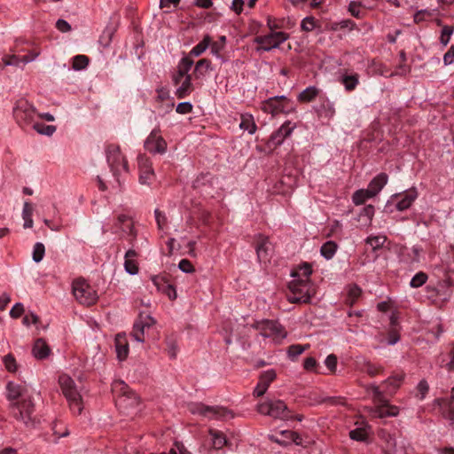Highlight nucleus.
Segmentation results:
<instances>
[{"label": "nucleus", "mask_w": 454, "mask_h": 454, "mask_svg": "<svg viewBox=\"0 0 454 454\" xmlns=\"http://www.w3.org/2000/svg\"><path fill=\"white\" fill-rule=\"evenodd\" d=\"M176 113L180 114H186L192 111V105L190 102H181L176 108Z\"/></svg>", "instance_id": "obj_58"}, {"label": "nucleus", "mask_w": 454, "mask_h": 454, "mask_svg": "<svg viewBox=\"0 0 454 454\" xmlns=\"http://www.w3.org/2000/svg\"><path fill=\"white\" fill-rule=\"evenodd\" d=\"M427 280V275L422 271L417 273L411 280V286L417 288L421 286Z\"/></svg>", "instance_id": "obj_50"}, {"label": "nucleus", "mask_w": 454, "mask_h": 454, "mask_svg": "<svg viewBox=\"0 0 454 454\" xmlns=\"http://www.w3.org/2000/svg\"><path fill=\"white\" fill-rule=\"evenodd\" d=\"M364 371L367 374L372 377H374L378 374H380L383 372V367L381 365L374 364L370 362L365 363Z\"/></svg>", "instance_id": "obj_51"}, {"label": "nucleus", "mask_w": 454, "mask_h": 454, "mask_svg": "<svg viewBox=\"0 0 454 454\" xmlns=\"http://www.w3.org/2000/svg\"><path fill=\"white\" fill-rule=\"evenodd\" d=\"M388 176L386 173L377 175L368 184V189L372 192L374 197L382 190L387 184Z\"/></svg>", "instance_id": "obj_25"}, {"label": "nucleus", "mask_w": 454, "mask_h": 454, "mask_svg": "<svg viewBox=\"0 0 454 454\" xmlns=\"http://www.w3.org/2000/svg\"><path fill=\"white\" fill-rule=\"evenodd\" d=\"M51 348L43 339H37L32 348L33 356L39 360L44 359L49 356Z\"/></svg>", "instance_id": "obj_24"}, {"label": "nucleus", "mask_w": 454, "mask_h": 454, "mask_svg": "<svg viewBox=\"0 0 454 454\" xmlns=\"http://www.w3.org/2000/svg\"><path fill=\"white\" fill-rule=\"evenodd\" d=\"M45 253L44 245L41 242H37L34 246L33 249V260L35 262H39L43 260Z\"/></svg>", "instance_id": "obj_49"}, {"label": "nucleus", "mask_w": 454, "mask_h": 454, "mask_svg": "<svg viewBox=\"0 0 454 454\" xmlns=\"http://www.w3.org/2000/svg\"><path fill=\"white\" fill-rule=\"evenodd\" d=\"M114 341L117 358L120 361H124L128 357L129 351L126 334L124 333L116 334Z\"/></svg>", "instance_id": "obj_22"}, {"label": "nucleus", "mask_w": 454, "mask_h": 454, "mask_svg": "<svg viewBox=\"0 0 454 454\" xmlns=\"http://www.w3.org/2000/svg\"><path fill=\"white\" fill-rule=\"evenodd\" d=\"M318 94V89L315 86H310L302 90L299 96L298 100L301 102H311Z\"/></svg>", "instance_id": "obj_36"}, {"label": "nucleus", "mask_w": 454, "mask_h": 454, "mask_svg": "<svg viewBox=\"0 0 454 454\" xmlns=\"http://www.w3.org/2000/svg\"><path fill=\"white\" fill-rule=\"evenodd\" d=\"M37 57L38 53H34L32 58H29L28 56H23L22 58H20L17 55H11V59L12 62H16V65H13L14 67H20L21 63L27 64L35 60Z\"/></svg>", "instance_id": "obj_53"}, {"label": "nucleus", "mask_w": 454, "mask_h": 454, "mask_svg": "<svg viewBox=\"0 0 454 454\" xmlns=\"http://www.w3.org/2000/svg\"><path fill=\"white\" fill-rule=\"evenodd\" d=\"M73 294L82 305L90 306L98 300L96 291L84 279H76L73 282Z\"/></svg>", "instance_id": "obj_6"}, {"label": "nucleus", "mask_w": 454, "mask_h": 454, "mask_svg": "<svg viewBox=\"0 0 454 454\" xmlns=\"http://www.w3.org/2000/svg\"><path fill=\"white\" fill-rule=\"evenodd\" d=\"M301 28L304 31H312L315 27V19L312 17H306L301 21Z\"/></svg>", "instance_id": "obj_62"}, {"label": "nucleus", "mask_w": 454, "mask_h": 454, "mask_svg": "<svg viewBox=\"0 0 454 454\" xmlns=\"http://www.w3.org/2000/svg\"><path fill=\"white\" fill-rule=\"evenodd\" d=\"M276 378L277 373L273 369L262 372L259 376V381L254 390V395L256 397L262 396L266 393L270 383L274 381Z\"/></svg>", "instance_id": "obj_14"}, {"label": "nucleus", "mask_w": 454, "mask_h": 454, "mask_svg": "<svg viewBox=\"0 0 454 454\" xmlns=\"http://www.w3.org/2000/svg\"><path fill=\"white\" fill-rule=\"evenodd\" d=\"M378 403L379 405L372 410L374 417L382 419L387 417H395L399 414L398 407L390 405L387 399L385 403Z\"/></svg>", "instance_id": "obj_21"}, {"label": "nucleus", "mask_w": 454, "mask_h": 454, "mask_svg": "<svg viewBox=\"0 0 454 454\" xmlns=\"http://www.w3.org/2000/svg\"><path fill=\"white\" fill-rule=\"evenodd\" d=\"M89 64V58L85 55H76L73 59L72 67L74 70H82L85 68Z\"/></svg>", "instance_id": "obj_47"}, {"label": "nucleus", "mask_w": 454, "mask_h": 454, "mask_svg": "<svg viewBox=\"0 0 454 454\" xmlns=\"http://www.w3.org/2000/svg\"><path fill=\"white\" fill-rule=\"evenodd\" d=\"M337 248L338 246L334 241H327L321 247L320 253L325 259L330 260L335 254Z\"/></svg>", "instance_id": "obj_35"}, {"label": "nucleus", "mask_w": 454, "mask_h": 454, "mask_svg": "<svg viewBox=\"0 0 454 454\" xmlns=\"http://www.w3.org/2000/svg\"><path fill=\"white\" fill-rule=\"evenodd\" d=\"M453 32H454L453 27L444 26L442 27V34L440 36V41L444 46H446L449 43L450 35L453 34Z\"/></svg>", "instance_id": "obj_52"}, {"label": "nucleus", "mask_w": 454, "mask_h": 454, "mask_svg": "<svg viewBox=\"0 0 454 454\" xmlns=\"http://www.w3.org/2000/svg\"><path fill=\"white\" fill-rule=\"evenodd\" d=\"M33 212H34V207H33L32 204L26 201L23 205V210H22V218L24 220L23 226L25 229L33 227V224H34V222L32 219Z\"/></svg>", "instance_id": "obj_28"}, {"label": "nucleus", "mask_w": 454, "mask_h": 454, "mask_svg": "<svg viewBox=\"0 0 454 454\" xmlns=\"http://www.w3.org/2000/svg\"><path fill=\"white\" fill-rule=\"evenodd\" d=\"M288 35L284 32H271L266 35H260L254 38V43L259 44L257 51H269L278 47L287 40Z\"/></svg>", "instance_id": "obj_7"}, {"label": "nucleus", "mask_w": 454, "mask_h": 454, "mask_svg": "<svg viewBox=\"0 0 454 454\" xmlns=\"http://www.w3.org/2000/svg\"><path fill=\"white\" fill-rule=\"evenodd\" d=\"M34 108L25 100H20L13 110L14 117L19 122L31 121L34 117Z\"/></svg>", "instance_id": "obj_15"}, {"label": "nucleus", "mask_w": 454, "mask_h": 454, "mask_svg": "<svg viewBox=\"0 0 454 454\" xmlns=\"http://www.w3.org/2000/svg\"><path fill=\"white\" fill-rule=\"evenodd\" d=\"M209 434L212 437L213 447L215 449L221 450L223 446L226 445L227 440L222 432L210 429Z\"/></svg>", "instance_id": "obj_33"}, {"label": "nucleus", "mask_w": 454, "mask_h": 454, "mask_svg": "<svg viewBox=\"0 0 454 454\" xmlns=\"http://www.w3.org/2000/svg\"><path fill=\"white\" fill-rule=\"evenodd\" d=\"M124 268L125 270L130 275H136L138 272V265L137 261L134 259L125 260Z\"/></svg>", "instance_id": "obj_56"}, {"label": "nucleus", "mask_w": 454, "mask_h": 454, "mask_svg": "<svg viewBox=\"0 0 454 454\" xmlns=\"http://www.w3.org/2000/svg\"><path fill=\"white\" fill-rule=\"evenodd\" d=\"M28 395H26V388L19 384L9 382L7 385V398L11 403L20 401V399L26 398Z\"/></svg>", "instance_id": "obj_23"}, {"label": "nucleus", "mask_w": 454, "mask_h": 454, "mask_svg": "<svg viewBox=\"0 0 454 454\" xmlns=\"http://www.w3.org/2000/svg\"><path fill=\"white\" fill-rule=\"evenodd\" d=\"M239 128L247 130L249 134H254L256 131V125L251 114H241V121Z\"/></svg>", "instance_id": "obj_29"}, {"label": "nucleus", "mask_w": 454, "mask_h": 454, "mask_svg": "<svg viewBox=\"0 0 454 454\" xmlns=\"http://www.w3.org/2000/svg\"><path fill=\"white\" fill-rule=\"evenodd\" d=\"M255 327L263 337L278 340L284 339L286 336V332L283 326L276 321L263 320L257 322Z\"/></svg>", "instance_id": "obj_9"}, {"label": "nucleus", "mask_w": 454, "mask_h": 454, "mask_svg": "<svg viewBox=\"0 0 454 454\" xmlns=\"http://www.w3.org/2000/svg\"><path fill=\"white\" fill-rule=\"evenodd\" d=\"M191 411L194 414H200L208 419H224L228 417L232 418L230 411L218 406H206L201 403L194 404L191 407Z\"/></svg>", "instance_id": "obj_8"}, {"label": "nucleus", "mask_w": 454, "mask_h": 454, "mask_svg": "<svg viewBox=\"0 0 454 454\" xmlns=\"http://www.w3.org/2000/svg\"><path fill=\"white\" fill-rule=\"evenodd\" d=\"M295 128L296 124L292 123L290 121L284 122L281 127L270 136L268 142L269 146L272 145L276 147L280 145L284 140L292 134Z\"/></svg>", "instance_id": "obj_13"}, {"label": "nucleus", "mask_w": 454, "mask_h": 454, "mask_svg": "<svg viewBox=\"0 0 454 454\" xmlns=\"http://www.w3.org/2000/svg\"><path fill=\"white\" fill-rule=\"evenodd\" d=\"M167 351L170 358H176L177 355V345L175 340H168L167 341Z\"/></svg>", "instance_id": "obj_59"}, {"label": "nucleus", "mask_w": 454, "mask_h": 454, "mask_svg": "<svg viewBox=\"0 0 454 454\" xmlns=\"http://www.w3.org/2000/svg\"><path fill=\"white\" fill-rule=\"evenodd\" d=\"M178 268L183 271V272H185V273H190V272H192L194 271V268L192 266V264L191 263V262L187 259H183L180 261L179 264H178Z\"/></svg>", "instance_id": "obj_64"}, {"label": "nucleus", "mask_w": 454, "mask_h": 454, "mask_svg": "<svg viewBox=\"0 0 454 454\" xmlns=\"http://www.w3.org/2000/svg\"><path fill=\"white\" fill-rule=\"evenodd\" d=\"M152 281L157 290L166 294L170 300L176 298V289L164 277L153 276Z\"/></svg>", "instance_id": "obj_18"}, {"label": "nucleus", "mask_w": 454, "mask_h": 454, "mask_svg": "<svg viewBox=\"0 0 454 454\" xmlns=\"http://www.w3.org/2000/svg\"><path fill=\"white\" fill-rule=\"evenodd\" d=\"M145 326L143 325L138 320L134 323L132 336L138 342H144V333Z\"/></svg>", "instance_id": "obj_44"}, {"label": "nucleus", "mask_w": 454, "mask_h": 454, "mask_svg": "<svg viewBox=\"0 0 454 454\" xmlns=\"http://www.w3.org/2000/svg\"><path fill=\"white\" fill-rule=\"evenodd\" d=\"M256 411L265 416L275 419L289 420L294 419L292 412L284 401L279 399H268L256 406Z\"/></svg>", "instance_id": "obj_3"}, {"label": "nucleus", "mask_w": 454, "mask_h": 454, "mask_svg": "<svg viewBox=\"0 0 454 454\" xmlns=\"http://www.w3.org/2000/svg\"><path fill=\"white\" fill-rule=\"evenodd\" d=\"M210 42V36L206 35L200 43L192 49L190 54L195 57L201 55L207 49Z\"/></svg>", "instance_id": "obj_41"}, {"label": "nucleus", "mask_w": 454, "mask_h": 454, "mask_svg": "<svg viewBox=\"0 0 454 454\" xmlns=\"http://www.w3.org/2000/svg\"><path fill=\"white\" fill-rule=\"evenodd\" d=\"M116 31V27L114 25H108L104 29L102 35L99 37V43L103 47H108L112 42L113 36Z\"/></svg>", "instance_id": "obj_30"}, {"label": "nucleus", "mask_w": 454, "mask_h": 454, "mask_svg": "<svg viewBox=\"0 0 454 454\" xmlns=\"http://www.w3.org/2000/svg\"><path fill=\"white\" fill-rule=\"evenodd\" d=\"M106 154L111 171L116 176L117 181L120 182L118 176L121 171H129L128 161L125 156L121 153L120 146L114 144L106 146Z\"/></svg>", "instance_id": "obj_5"}, {"label": "nucleus", "mask_w": 454, "mask_h": 454, "mask_svg": "<svg viewBox=\"0 0 454 454\" xmlns=\"http://www.w3.org/2000/svg\"><path fill=\"white\" fill-rule=\"evenodd\" d=\"M282 439H278L275 435H270L269 438L271 442H277L280 445H286L290 442H294L296 445L301 444V437L298 433L290 430H283L280 432Z\"/></svg>", "instance_id": "obj_20"}, {"label": "nucleus", "mask_w": 454, "mask_h": 454, "mask_svg": "<svg viewBox=\"0 0 454 454\" xmlns=\"http://www.w3.org/2000/svg\"><path fill=\"white\" fill-rule=\"evenodd\" d=\"M367 433L364 428H356L349 432V437L356 441H364L366 439Z\"/></svg>", "instance_id": "obj_55"}, {"label": "nucleus", "mask_w": 454, "mask_h": 454, "mask_svg": "<svg viewBox=\"0 0 454 454\" xmlns=\"http://www.w3.org/2000/svg\"><path fill=\"white\" fill-rule=\"evenodd\" d=\"M116 229V232L119 231L124 233H127L129 237H130L129 241L132 243L137 237V232L135 231L134 225L131 223L129 217L126 215H120L117 217V222L114 224Z\"/></svg>", "instance_id": "obj_16"}, {"label": "nucleus", "mask_w": 454, "mask_h": 454, "mask_svg": "<svg viewBox=\"0 0 454 454\" xmlns=\"http://www.w3.org/2000/svg\"><path fill=\"white\" fill-rule=\"evenodd\" d=\"M416 198L417 192L415 191H411L409 193L405 194L403 198L396 204L397 210L403 211L409 208Z\"/></svg>", "instance_id": "obj_34"}, {"label": "nucleus", "mask_w": 454, "mask_h": 454, "mask_svg": "<svg viewBox=\"0 0 454 454\" xmlns=\"http://www.w3.org/2000/svg\"><path fill=\"white\" fill-rule=\"evenodd\" d=\"M429 389L428 384L426 380H421L418 386L417 390L419 392L418 396L420 400L424 399Z\"/></svg>", "instance_id": "obj_61"}, {"label": "nucleus", "mask_w": 454, "mask_h": 454, "mask_svg": "<svg viewBox=\"0 0 454 454\" xmlns=\"http://www.w3.org/2000/svg\"><path fill=\"white\" fill-rule=\"evenodd\" d=\"M10 411L13 418L26 426H33L35 420V403L30 396L10 403Z\"/></svg>", "instance_id": "obj_4"}, {"label": "nucleus", "mask_w": 454, "mask_h": 454, "mask_svg": "<svg viewBox=\"0 0 454 454\" xmlns=\"http://www.w3.org/2000/svg\"><path fill=\"white\" fill-rule=\"evenodd\" d=\"M315 294V286L308 279H294L288 284L286 298L291 303H309Z\"/></svg>", "instance_id": "obj_1"}, {"label": "nucleus", "mask_w": 454, "mask_h": 454, "mask_svg": "<svg viewBox=\"0 0 454 454\" xmlns=\"http://www.w3.org/2000/svg\"><path fill=\"white\" fill-rule=\"evenodd\" d=\"M285 101H287V98L285 96H276L270 98L263 102L262 110L272 114L278 112H283L286 108V106L283 104Z\"/></svg>", "instance_id": "obj_19"}, {"label": "nucleus", "mask_w": 454, "mask_h": 454, "mask_svg": "<svg viewBox=\"0 0 454 454\" xmlns=\"http://www.w3.org/2000/svg\"><path fill=\"white\" fill-rule=\"evenodd\" d=\"M59 382L63 395L67 398L70 409L74 413L81 414L83 406L82 395L74 383V380L67 374L60 375Z\"/></svg>", "instance_id": "obj_2"}, {"label": "nucleus", "mask_w": 454, "mask_h": 454, "mask_svg": "<svg viewBox=\"0 0 454 454\" xmlns=\"http://www.w3.org/2000/svg\"><path fill=\"white\" fill-rule=\"evenodd\" d=\"M3 363L5 369L10 372H15L18 369L16 359L12 354H7L3 357Z\"/></svg>", "instance_id": "obj_48"}, {"label": "nucleus", "mask_w": 454, "mask_h": 454, "mask_svg": "<svg viewBox=\"0 0 454 454\" xmlns=\"http://www.w3.org/2000/svg\"><path fill=\"white\" fill-rule=\"evenodd\" d=\"M160 454H190L182 443L176 442L175 446L169 450L168 453L163 452Z\"/></svg>", "instance_id": "obj_60"}, {"label": "nucleus", "mask_w": 454, "mask_h": 454, "mask_svg": "<svg viewBox=\"0 0 454 454\" xmlns=\"http://www.w3.org/2000/svg\"><path fill=\"white\" fill-rule=\"evenodd\" d=\"M145 148L153 153H164L167 149V143L160 131L153 129L145 142Z\"/></svg>", "instance_id": "obj_11"}, {"label": "nucleus", "mask_w": 454, "mask_h": 454, "mask_svg": "<svg viewBox=\"0 0 454 454\" xmlns=\"http://www.w3.org/2000/svg\"><path fill=\"white\" fill-rule=\"evenodd\" d=\"M270 251V244L267 238L262 239L260 243L256 247L257 256L260 261L266 262L269 260Z\"/></svg>", "instance_id": "obj_27"}, {"label": "nucleus", "mask_w": 454, "mask_h": 454, "mask_svg": "<svg viewBox=\"0 0 454 454\" xmlns=\"http://www.w3.org/2000/svg\"><path fill=\"white\" fill-rule=\"evenodd\" d=\"M361 289L357 286H351L348 290V302L353 305L361 294Z\"/></svg>", "instance_id": "obj_57"}, {"label": "nucleus", "mask_w": 454, "mask_h": 454, "mask_svg": "<svg viewBox=\"0 0 454 454\" xmlns=\"http://www.w3.org/2000/svg\"><path fill=\"white\" fill-rule=\"evenodd\" d=\"M211 67V61L207 59H200L195 66V75L196 77L204 76L207 71L210 69Z\"/></svg>", "instance_id": "obj_38"}, {"label": "nucleus", "mask_w": 454, "mask_h": 454, "mask_svg": "<svg viewBox=\"0 0 454 454\" xmlns=\"http://www.w3.org/2000/svg\"><path fill=\"white\" fill-rule=\"evenodd\" d=\"M403 380V375H395L389 377L387 380L384 381V384L387 387V392L389 394H393L401 385V382Z\"/></svg>", "instance_id": "obj_39"}, {"label": "nucleus", "mask_w": 454, "mask_h": 454, "mask_svg": "<svg viewBox=\"0 0 454 454\" xmlns=\"http://www.w3.org/2000/svg\"><path fill=\"white\" fill-rule=\"evenodd\" d=\"M325 364L326 365V367L332 372H334L336 371V367H337V357L335 355H329L325 361Z\"/></svg>", "instance_id": "obj_63"}, {"label": "nucleus", "mask_w": 454, "mask_h": 454, "mask_svg": "<svg viewBox=\"0 0 454 454\" xmlns=\"http://www.w3.org/2000/svg\"><path fill=\"white\" fill-rule=\"evenodd\" d=\"M137 161L139 169V183L144 185L150 184L155 176L152 162L144 155H139Z\"/></svg>", "instance_id": "obj_12"}, {"label": "nucleus", "mask_w": 454, "mask_h": 454, "mask_svg": "<svg viewBox=\"0 0 454 454\" xmlns=\"http://www.w3.org/2000/svg\"><path fill=\"white\" fill-rule=\"evenodd\" d=\"M311 273H312L311 265L309 263L305 262L302 265H301L297 270L293 271L291 275L294 278L305 277L306 279L309 280V276L311 275Z\"/></svg>", "instance_id": "obj_42"}, {"label": "nucleus", "mask_w": 454, "mask_h": 454, "mask_svg": "<svg viewBox=\"0 0 454 454\" xmlns=\"http://www.w3.org/2000/svg\"><path fill=\"white\" fill-rule=\"evenodd\" d=\"M212 184V176L209 173L200 174L192 183L194 189H202L206 185Z\"/></svg>", "instance_id": "obj_37"}, {"label": "nucleus", "mask_w": 454, "mask_h": 454, "mask_svg": "<svg viewBox=\"0 0 454 454\" xmlns=\"http://www.w3.org/2000/svg\"><path fill=\"white\" fill-rule=\"evenodd\" d=\"M34 129L42 135L51 136L56 131V127L53 125H45L44 123H35Z\"/></svg>", "instance_id": "obj_45"}, {"label": "nucleus", "mask_w": 454, "mask_h": 454, "mask_svg": "<svg viewBox=\"0 0 454 454\" xmlns=\"http://www.w3.org/2000/svg\"><path fill=\"white\" fill-rule=\"evenodd\" d=\"M309 348V344H306V345L294 344L288 348L287 353H288L289 357L294 359V358L297 357L298 356H300L301 354H302Z\"/></svg>", "instance_id": "obj_46"}, {"label": "nucleus", "mask_w": 454, "mask_h": 454, "mask_svg": "<svg viewBox=\"0 0 454 454\" xmlns=\"http://www.w3.org/2000/svg\"><path fill=\"white\" fill-rule=\"evenodd\" d=\"M365 389L367 392H370V391L372 392V394H373L372 399H373L374 403H385L386 402L385 395H384L383 392L381 390H380L378 386L373 385V384L368 385V386H366Z\"/></svg>", "instance_id": "obj_43"}, {"label": "nucleus", "mask_w": 454, "mask_h": 454, "mask_svg": "<svg viewBox=\"0 0 454 454\" xmlns=\"http://www.w3.org/2000/svg\"><path fill=\"white\" fill-rule=\"evenodd\" d=\"M340 82L344 85L346 90L352 91L356 89L359 82V75L357 74H345L341 76Z\"/></svg>", "instance_id": "obj_31"}, {"label": "nucleus", "mask_w": 454, "mask_h": 454, "mask_svg": "<svg viewBox=\"0 0 454 454\" xmlns=\"http://www.w3.org/2000/svg\"><path fill=\"white\" fill-rule=\"evenodd\" d=\"M179 84L180 86L177 87L176 91V95L178 98H184L193 90L191 75L185 76V79H184Z\"/></svg>", "instance_id": "obj_26"}, {"label": "nucleus", "mask_w": 454, "mask_h": 454, "mask_svg": "<svg viewBox=\"0 0 454 454\" xmlns=\"http://www.w3.org/2000/svg\"><path fill=\"white\" fill-rule=\"evenodd\" d=\"M374 195H372V192L367 189H360L354 192L352 196V200L356 205H362L364 204L367 200L373 198Z\"/></svg>", "instance_id": "obj_32"}, {"label": "nucleus", "mask_w": 454, "mask_h": 454, "mask_svg": "<svg viewBox=\"0 0 454 454\" xmlns=\"http://www.w3.org/2000/svg\"><path fill=\"white\" fill-rule=\"evenodd\" d=\"M114 389L120 390L121 395L118 398V404L123 407H134L139 403V398L129 387L121 380L114 383Z\"/></svg>", "instance_id": "obj_10"}, {"label": "nucleus", "mask_w": 454, "mask_h": 454, "mask_svg": "<svg viewBox=\"0 0 454 454\" xmlns=\"http://www.w3.org/2000/svg\"><path fill=\"white\" fill-rule=\"evenodd\" d=\"M192 65L193 60L189 57H184L180 60L177 66V71L172 76L173 82L176 86H178V84L185 79V76L190 75L189 71Z\"/></svg>", "instance_id": "obj_17"}, {"label": "nucleus", "mask_w": 454, "mask_h": 454, "mask_svg": "<svg viewBox=\"0 0 454 454\" xmlns=\"http://www.w3.org/2000/svg\"><path fill=\"white\" fill-rule=\"evenodd\" d=\"M374 215V207L372 205H368L363 207L361 213L359 214V219L365 218V222L370 223Z\"/></svg>", "instance_id": "obj_54"}, {"label": "nucleus", "mask_w": 454, "mask_h": 454, "mask_svg": "<svg viewBox=\"0 0 454 454\" xmlns=\"http://www.w3.org/2000/svg\"><path fill=\"white\" fill-rule=\"evenodd\" d=\"M387 240V237L383 235L380 236H369L365 242L370 245L373 251H376L383 247Z\"/></svg>", "instance_id": "obj_40"}]
</instances>
